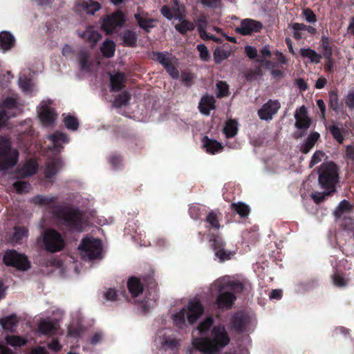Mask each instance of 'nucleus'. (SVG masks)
<instances>
[{
  "instance_id": "obj_60",
  "label": "nucleus",
  "mask_w": 354,
  "mask_h": 354,
  "mask_svg": "<svg viewBox=\"0 0 354 354\" xmlns=\"http://www.w3.org/2000/svg\"><path fill=\"white\" fill-rule=\"evenodd\" d=\"M196 49L200 53V57L203 61L207 62L210 58L209 50L205 44H198Z\"/></svg>"
},
{
  "instance_id": "obj_44",
  "label": "nucleus",
  "mask_w": 354,
  "mask_h": 354,
  "mask_svg": "<svg viewBox=\"0 0 354 354\" xmlns=\"http://www.w3.org/2000/svg\"><path fill=\"white\" fill-rule=\"evenodd\" d=\"M156 342L160 344L164 349H174L178 345V341L175 338L169 337H159Z\"/></svg>"
},
{
  "instance_id": "obj_55",
  "label": "nucleus",
  "mask_w": 354,
  "mask_h": 354,
  "mask_svg": "<svg viewBox=\"0 0 354 354\" xmlns=\"http://www.w3.org/2000/svg\"><path fill=\"white\" fill-rule=\"evenodd\" d=\"M32 202L36 205H49L54 202L55 198L53 197H46L38 195L32 199Z\"/></svg>"
},
{
  "instance_id": "obj_12",
  "label": "nucleus",
  "mask_w": 354,
  "mask_h": 354,
  "mask_svg": "<svg viewBox=\"0 0 354 354\" xmlns=\"http://www.w3.org/2000/svg\"><path fill=\"white\" fill-rule=\"evenodd\" d=\"M263 28V24L259 21L247 18L241 21L240 26L235 28V31L241 35H251L259 32Z\"/></svg>"
},
{
  "instance_id": "obj_38",
  "label": "nucleus",
  "mask_w": 354,
  "mask_h": 354,
  "mask_svg": "<svg viewBox=\"0 0 354 354\" xmlns=\"http://www.w3.org/2000/svg\"><path fill=\"white\" fill-rule=\"evenodd\" d=\"M223 133L227 138L234 137L238 133V122L236 120L230 119L226 121Z\"/></svg>"
},
{
  "instance_id": "obj_32",
  "label": "nucleus",
  "mask_w": 354,
  "mask_h": 354,
  "mask_svg": "<svg viewBox=\"0 0 354 354\" xmlns=\"http://www.w3.org/2000/svg\"><path fill=\"white\" fill-rule=\"evenodd\" d=\"M122 45L127 47H136L137 44V34L129 29L125 30L122 36Z\"/></svg>"
},
{
  "instance_id": "obj_21",
  "label": "nucleus",
  "mask_w": 354,
  "mask_h": 354,
  "mask_svg": "<svg viewBox=\"0 0 354 354\" xmlns=\"http://www.w3.org/2000/svg\"><path fill=\"white\" fill-rule=\"evenodd\" d=\"M216 100L214 96L205 95L199 102L198 109L201 113L206 115H209L210 111L216 109Z\"/></svg>"
},
{
  "instance_id": "obj_51",
  "label": "nucleus",
  "mask_w": 354,
  "mask_h": 354,
  "mask_svg": "<svg viewBox=\"0 0 354 354\" xmlns=\"http://www.w3.org/2000/svg\"><path fill=\"white\" fill-rule=\"evenodd\" d=\"M328 95H329L330 107L335 112H338L340 109V106H339L337 92L335 91H332L329 92Z\"/></svg>"
},
{
  "instance_id": "obj_45",
  "label": "nucleus",
  "mask_w": 354,
  "mask_h": 354,
  "mask_svg": "<svg viewBox=\"0 0 354 354\" xmlns=\"http://www.w3.org/2000/svg\"><path fill=\"white\" fill-rule=\"evenodd\" d=\"M18 108L17 100L12 97H8L2 102L1 110H6L9 114H15L12 112Z\"/></svg>"
},
{
  "instance_id": "obj_10",
  "label": "nucleus",
  "mask_w": 354,
  "mask_h": 354,
  "mask_svg": "<svg viewBox=\"0 0 354 354\" xmlns=\"http://www.w3.org/2000/svg\"><path fill=\"white\" fill-rule=\"evenodd\" d=\"M246 285L247 282L245 281L233 280L230 277L225 276L215 281L213 287H216L219 291L231 290L234 292H241Z\"/></svg>"
},
{
  "instance_id": "obj_34",
  "label": "nucleus",
  "mask_w": 354,
  "mask_h": 354,
  "mask_svg": "<svg viewBox=\"0 0 354 354\" xmlns=\"http://www.w3.org/2000/svg\"><path fill=\"white\" fill-rule=\"evenodd\" d=\"M15 42V38L10 32L3 31L0 33V47L3 50L10 49L14 46Z\"/></svg>"
},
{
  "instance_id": "obj_62",
  "label": "nucleus",
  "mask_w": 354,
  "mask_h": 354,
  "mask_svg": "<svg viewBox=\"0 0 354 354\" xmlns=\"http://www.w3.org/2000/svg\"><path fill=\"white\" fill-rule=\"evenodd\" d=\"M194 78V74L190 72L183 71L180 75L181 82L185 86H190Z\"/></svg>"
},
{
  "instance_id": "obj_33",
  "label": "nucleus",
  "mask_w": 354,
  "mask_h": 354,
  "mask_svg": "<svg viewBox=\"0 0 354 354\" xmlns=\"http://www.w3.org/2000/svg\"><path fill=\"white\" fill-rule=\"evenodd\" d=\"M300 55L301 57L308 58L310 63L319 64L322 58L321 54L317 53L310 48H303L300 49Z\"/></svg>"
},
{
  "instance_id": "obj_4",
  "label": "nucleus",
  "mask_w": 354,
  "mask_h": 354,
  "mask_svg": "<svg viewBox=\"0 0 354 354\" xmlns=\"http://www.w3.org/2000/svg\"><path fill=\"white\" fill-rule=\"evenodd\" d=\"M84 259L93 260L101 258L102 243L99 239L85 238L78 246Z\"/></svg>"
},
{
  "instance_id": "obj_58",
  "label": "nucleus",
  "mask_w": 354,
  "mask_h": 354,
  "mask_svg": "<svg viewBox=\"0 0 354 354\" xmlns=\"http://www.w3.org/2000/svg\"><path fill=\"white\" fill-rule=\"evenodd\" d=\"M212 324L213 319L210 317H207L204 321H203L200 324V325L197 328V330H198L200 334H203L210 328Z\"/></svg>"
},
{
  "instance_id": "obj_36",
  "label": "nucleus",
  "mask_w": 354,
  "mask_h": 354,
  "mask_svg": "<svg viewBox=\"0 0 354 354\" xmlns=\"http://www.w3.org/2000/svg\"><path fill=\"white\" fill-rule=\"evenodd\" d=\"M78 4L87 14L90 15H94L95 12L102 8L100 3L93 0H82Z\"/></svg>"
},
{
  "instance_id": "obj_64",
  "label": "nucleus",
  "mask_w": 354,
  "mask_h": 354,
  "mask_svg": "<svg viewBox=\"0 0 354 354\" xmlns=\"http://www.w3.org/2000/svg\"><path fill=\"white\" fill-rule=\"evenodd\" d=\"M165 70L169 75V76L174 80H178L180 77V73L177 68L174 66L173 63L169 64Z\"/></svg>"
},
{
  "instance_id": "obj_30",
  "label": "nucleus",
  "mask_w": 354,
  "mask_h": 354,
  "mask_svg": "<svg viewBox=\"0 0 354 354\" xmlns=\"http://www.w3.org/2000/svg\"><path fill=\"white\" fill-rule=\"evenodd\" d=\"M153 59L160 64L164 68H165L169 64H171L172 59H175L168 52H153Z\"/></svg>"
},
{
  "instance_id": "obj_18",
  "label": "nucleus",
  "mask_w": 354,
  "mask_h": 354,
  "mask_svg": "<svg viewBox=\"0 0 354 354\" xmlns=\"http://www.w3.org/2000/svg\"><path fill=\"white\" fill-rule=\"evenodd\" d=\"M78 35L85 42L90 44L91 48H93L96 44L102 39V35L91 27L87 28L82 32H79Z\"/></svg>"
},
{
  "instance_id": "obj_57",
  "label": "nucleus",
  "mask_w": 354,
  "mask_h": 354,
  "mask_svg": "<svg viewBox=\"0 0 354 354\" xmlns=\"http://www.w3.org/2000/svg\"><path fill=\"white\" fill-rule=\"evenodd\" d=\"M350 208H351V206H350L349 203L346 200H343L339 203V204L337 207V208L335 211V214L336 215V216L339 217L344 212L348 211L350 209Z\"/></svg>"
},
{
  "instance_id": "obj_41",
  "label": "nucleus",
  "mask_w": 354,
  "mask_h": 354,
  "mask_svg": "<svg viewBox=\"0 0 354 354\" xmlns=\"http://www.w3.org/2000/svg\"><path fill=\"white\" fill-rule=\"evenodd\" d=\"M17 323L18 319L15 315H11L0 318V326L4 330H12L17 326Z\"/></svg>"
},
{
  "instance_id": "obj_16",
  "label": "nucleus",
  "mask_w": 354,
  "mask_h": 354,
  "mask_svg": "<svg viewBox=\"0 0 354 354\" xmlns=\"http://www.w3.org/2000/svg\"><path fill=\"white\" fill-rule=\"evenodd\" d=\"M225 243L218 236L214 239L212 248L215 250V255L221 262L229 260L234 255V252L224 249Z\"/></svg>"
},
{
  "instance_id": "obj_59",
  "label": "nucleus",
  "mask_w": 354,
  "mask_h": 354,
  "mask_svg": "<svg viewBox=\"0 0 354 354\" xmlns=\"http://www.w3.org/2000/svg\"><path fill=\"white\" fill-rule=\"evenodd\" d=\"M262 74V71L259 66L257 67L255 69L249 70L246 74V79L249 81H254L257 79L258 77L261 76Z\"/></svg>"
},
{
  "instance_id": "obj_39",
  "label": "nucleus",
  "mask_w": 354,
  "mask_h": 354,
  "mask_svg": "<svg viewBox=\"0 0 354 354\" xmlns=\"http://www.w3.org/2000/svg\"><path fill=\"white\" fill-rule=\"evenodd\" d=\"M260 53L263 58H257L256 59L257 62H259L263 67L266 68L270 66H274V64L271 61L267 59V58H270L272 55L268 46H263L260 50Z\"/></svg>"
},
{
  "instance_id": "obj_9",
  "label": "nucleus",
  "mask_w": 354,
  "mask_h": 354,
  "mask_svg": "<svg viewBox=\"0 0 354 354\" xmlns=\"http://www.w3.org/2000/svg\"><path fill=\"white\" fill-rule=\"evenodd\" d=\"M319 184L321 189H323L322 192H315L311 195V197L315 203H319L322 202L325 198L331 195L335 192V186L337 183V178H318Z\"/></svg>"
},
{
  "instance_id": "obj_47",
  "label": "nucleus",
  "mask_w": 354,
  "mask_h": 354,
  "mask_svg": "<svg viewBox=\"0 0 354 354\" xmlns=\"http://www.w3.org/2000/svg\"><path fill=\"white\" fill-rule=\"evenodd\" d=\"M6 342L8 344L14 346H21L27 342V339L19 335H8L6 337Z\"/></svg>"
},
{
  "instance_id": "obj_24",
  "label": "nucleus",
  "mask_w": 354,
  "mask_h": 354,
  "mask_svg": "<svg viewBox=\"0 0 354 354\" xmlns=\"http://www.w3.org/2000/svg\"><path fill=\"white\" fill-rule=\"evenodd\" d=\"M62 161L58 158L48 160L46 163L45 176L53 177L61 169Z\"/></svg>"
},
{
  "instance_id": "obj_14",
  "label": "nucleus",
  "mask_w": 354,
  "mask_h": 354,
  "mask_svg": "<svg viewBox=\"0 0 354 354\" xmlns=\"http://www.w3.org/2000/svg\"><path fill=\"white\" fill-rule=\"evenodd\" d=\"M38 169L39 163L37 160L34 158H28L18 165L17 171L20 175L19 177H30L35 175Z\"/></svg>"
},
{
  "instance_id": "obj_6",
  "label": "nucleus",
  "mask_w": 354,
  "mask_h": 354,
  "mask_svg": "<svg viewBox=\"0 0 354 354\" xmlns=\"http://www.w3.org/2000/svg\"><path fill=\"white\" fill-rule=\"evenodd\" d=\"M57 217L71 227L80 232L82 231L84 216L79 211L70 208L64 209L57 214Z\"/></svg>"
},
{
  "instance_id": "obj_53",
  "label": "nucleus",
  "mask_w": 354,
  "mask_h": 354,
  "mask_svg": "<svg viewBox=\"0 0 354 354\" xmlns=\"http://www.w3.org/2000/svg\"><path fill=\"white\" fill-rule=\"evenodd\" d=\"M28 231L25 227H16L15 229V233L12 238V242L13 243H17L24 237L27 236Z\"/></svg>"
},
{
  "instance_id": "obj_2",
  "label": "nucleus",
  "mask_w": 354,
  "mask_h": 354,
  "mask_svg": "<svg viewBox=\"0 0 354 354\" xmlns=\"http://www.w3.org/2000/svg\"><path fill=\"white\" fill-rule=\"evenodd\" d=\"M204 309L199 301L190 300L187 306L172 315L174 324L178 328L186 326V322L193 324L202 315Z\"/></svg>"
},
{
  "instance_id": "obj_27",
  "label": "nucleus",
  "mask_w": 354,
  "mask_h": 354,
  "mask_svg": "<svg viewBox=\"0 0 354 354\" xmlns=\"http://www.w3.org/2000/svg\"><path fill=\"white\" fill-rule=\"evenodd\" d=\"M320 47L322 56L324 58H329L333 57V41L326 35H322L320 41Z\"/></svg>"
},
{
  "instance_id": "obj_63",
  "label": "nucleus",
  "mask_w": 354,
  "mask_h": 354,
  "mask_svg": "<svg viewBox=\"0 0 354 354\" xmlns=\"http://www.w3.org/2000/svg\"><path fill=\"white\" fill-rule=\"evenodd\" d=\"M346 156L348 165H351V169L354 170V146L348 145L346 149Z\"/></svg>"
},
{
  "instance_id": "obj_37",
  "label": "nucleus",
  "mask_w": 354,
  "mask_h": 354,
  "mask_svg": "<svg viewBox=\"0 0 354 354\" xmlns=\"http://www.w3.org/2000/svg\"><path fill=\"white\" fill-rule=\"evenodd\" d=\"M326 129L330 131L335 141L339 144L343 143L344 140L345 129L339 127L335 124L326 127Z\"/></svg>"
},
{
  "instance_id": "obj_42",
  "label": "nucleus",
  "mask_w": 354,
  "mask_h": 354,
  "mask_svg": "<svg viewBox=\"0 0 354 354\" xmlns=\"http://www.w3.org/2000/svg\"><path fill=\"white\" fill-rule=\"evenodd\" d=\"M231 209L242 218L248 217L250 212L249 205L243 202L233 203Z\"/></svg>"
},
{
  "instance_id": "obj_56",
  "label": "nucleus",
  "mask_w": 354,
  "mask_h": 354,
  "mask_svg": "<svg viewBox=\"0 0 354 354\" xmlns=\"http://www.w3.org/2000/svg\"><path fill=\"white\" fill-rule=\"evenodd\" d=\"M325 156L326 154L322 151H316L311 158V160L309 163L310 167H313L314 165L320 162L323 159H324Z\"/></svg>"
},
{
  "instance_id": "obj_8",
  "label": "nucleus",
  "mask_w": 354,
  "mask_h": 354,
  "mask_svg": "<svg viewBox=\"0 0 354 354\" xmlns=\"http://www.w3.org/2000/svg\"><path fill=\"white\" fill-rule=\"evenodd\" d=\"M3 260L6 266L14 267L18 270H26L30 267L26 257L15 250L7 251Z\"/></svg>"
},
{
  "instance_id": "obj_40",
  "label": "nucleus",
  "mask_w": 354,
  "mask_h": 354,
  "mask_svg": "<svg viewBox=\"0 0 354 354\" xmlns=\"http://www.w3.org/2000/svg\"><path fill=\"white\" fill-rule=\"evenodd\" d=\"M101 52L102 55L106 58H111L114 56L115 51V44L113 41L110 39H106L101 48Z\"/></svg>"
},
{
  "instance_id": "obj_35",
  "label": "nucleus",
  "mask_w": 354,
  "mask_h": 354,
  "mask_svg": "<svg viewBox=\"0 0 354 354\" xmlns=\"http://www.w3.org/2000/svg\"><path fill=\"white\" fill-rule=\"evenodd\" d=\"M249 322V317L246 315L236 314L233 317V326L238 331H243L245 330Z\"/></svg>"
},
{
  "instance_id": "obj_1",
  "label": "nucleus",
  "mask_w": 354,
  "mask_h": 354,
  "mask_svg": "<svg viewBox=\"0 0 354 354\" xmlns=\"http://www.w3.org/2000/svg\"><path fill=\"white\" fill-rule=\"evenodd\" d=\"M229 342L230 338L224 327L216 326L212 330L210 338H194L192 344L202 353L216 354L226 346Z\"/></svg>"
},
{
  "instance_id": "obj_7",
  "label": "nucleus",
  "mask_w": 354,
  "mask_h": 354,
  "mask_svg": "<svg viewBox=\"0 0 354 354\" xmlns=\"http://www.w3.org/2000/svg\"><path fill=\"white\" fill-rule=\"evenodd\" d=\"M125 22L124 13L120 10H117L104 18L102 29L106 35L112 34L118 28L122 27Z\"/></svg>"
},
{
  "instance_id": "obj_48",
  "label": "nucleus",
  "mask_w": 354,
  "mask_h": 354,
  "mask_svg": "<svg viewBox=\"0 0 354 354\" xmlns=\"http://www.w3.org/2000/svg\"><path fill=\"white\" fill-rule=\"evenodd\" d=\"M230 52L221 48H216L213 53L214 60L216 64H221L223 61L227 59Z\"/></svg>"
},
{
  "instance_id": "obj_11",
  "label": "nucleus",
  "mask_w": 354,
  "mask_h": 354,
  "mask_svg": "<svg viewBox=\"0 0 354 354\" xmlns=\"http://www.w3.org/2000/svg\"><path fill=\"white\" fill-rule=\"evenodd\" d=\"M295 127L302 131L300 137L306 133V131L310 128L312 121L308 115L307 109L305 106H301L297 109L295 113Z\"/></svg>"
},
{
  "instance_id": "obj_54",
  "label": "nucleus",
  "mask_w": 354,
  "mask_h": 354,
  "mask_svg": "<svg viewBox=\"0 0 354 354\" xmlns=\"http://www.w3.org/2000/svg\"><path fill=\"white\" fill-rule=\"evenodd\" d=\"M13 187L15 189L17 193L24 194L28 192L30 189V185L25 181H17L13 183Z\"/></svg>"
},
{
  "instance_id": "obj_15",
  "label": "nucleus",
  "mask_w": 354,
  "mask_h": 354,
  "mask_svg": "<svg viewBox=\"0 0 354 354\" xmlns=\"http://www.w3.org/2000/svg\"><path fill=\"white\" fill-rule=\"evenodd\" d=\"M134 18L138 26L146 33L151 32V29L156 26L154 23L157 21L155 19L149 18L148 12L145 11H138V12L135 14Z\"/></svg>"
},
{
  "instance_id": "obj_3",
  "label": "nucleus",
  "mask_w": 354,
  "mask_h": 354,
  "mask_svg": "<svg viewBox=\"0 0 354 354\" xmlns=\"http://www.w3.org/2000/svg\"><path fill=\"white\" fill-rule=\"evenodd\" d=\"M19 161V152L12 147L9 138L0 136V171L7 173L12 169Z\"/></svg>"
},
{
  "instance_id": "obj_26",
  "label": "nucleus",
  "mask_w": 354,
  "mask_h": 354,
  "mask_svg": "<svg viewBox=\"0 0 354 354\" xmlns=\"http://www.w3.org/2000/svg\"><path fill=\"white\" fill-rule=\"evenodd\" d=\"M320 138V134L317 131H313L309 134L304 144L300 147V151L302 153H308L313 147L315 144Z\"/></svg>"
},
{
  "instance_id": "obj_46",
  "label": "nucleus",
  "mask_w": 354,
  "mask_h": 354,
  "mask_svg": "<svg viewBox=\"0 0 354 354\" xmlns=\"http://www.w3.org/2000/svg\"><path fill=\"white\" fill-rule=\"evenodd\" d=\"M57 329V323L43 320L39 323V330L44 335L53 333Z\"/></svg>"
},
{
  "instance_id": "obj_28",
  "label": "nucleus",
  "mask_w": 354,
  "mask_h": 354,
  "mask_svg": "<svg viewBox=\"0 0 354 354\" xmlns=\"http://www.w3.org/2000/svg\"><path fill=\"white\" fill-rule=\"evenodd\" d=\"M203 142V146L208 153L214 154L221 151L223 149L221 143L215 140L209 139L207 136L204 137Z\"/></svg>"
},
{
  "instance_id": "obj_25",
  "label": "nucleus",
  "mask_w": 354,
  "mask_h": 354,
  "mask_svg": "<svg viewBox=\"0 0 354 354\" xmlns=\"http://www.w3.org/2000/svg\"><path fill=\"white\" fill-rule=\"evenodd\" d=\"M50 139L53 144L54 150L58 152L63 148L62 144L67 143L69 141V138L66 133L59 131L50 135Z\"/></svg>"
},
{
  "instance_id": "obj_17",
  "label": "nucleus",
  "mask_w": 354,
  "mask_h": 354,
  "mask_svg": "<svg viewBox=\"0 0 354 354\" xmlns=\"http://www.w3.org/2000/svg\"><path fill=\"white\" fill-rule=\"evenodd\" d=\"M214 290L219 292L216 299L218 307L220 308H230L236 299L235 296L227 291H219L218 288L213 287L212 284L211 286V291L214 292Z\"/></svg>"
},
{
  "instance_id": "obj_61",
  "label": "nucleus",
  "mask_w": 354,
  "mask_h": 354,
  "mask_svg": "<svg viewBox=\"0 0 354 354\" xmlns=\"http://www.w3.org/2000/svg\"><path fill=\"white\" fill-rule=\"evenodd\" d=\"M302 15L305 20L310 24L315 23L317 20V16L310 8H306L303 10Z\"/></svg>"
},
{
  "instance_id": "obj_20",
  "label": "nucleus",
  "mask_w": 354,
  "mask_h": 354,
  "mask_svg": "<svg viewBox=\"0 0 354 354\" xmlns=\"http://www.w3.org/2000/svg\"><path fill=\"white\" fill-rule=\"evenodd\" d=\"M127 80L126 75L122 72H117L110 77L111 91L118 92L121 91L125 86Z\"/></svg>"
},
{
  "instance_id": "obj_22",
  "label": "nucleus",
  "mask_w": 354,
  "mask_h": 354,
  "mask_svg": "<svg viewBox=\"0 0 354 354\" xmlns=\"http://www.w3.org/2000/svg\"><path fill=\"white\" fill-rule=\"evenodd\" d=\"M77 61L81 71H90L91 64L90 62L91 53L86 48H83L77 53Z\"/></svg>"
},
{
  "instance_id": "obj_43",
  "label": "nucleus",
  "mask_w": 354,
  "mask_h": 354,
  "mask_svg": "<svg viewBox=\"0 0 354 354\" xmlns=\"http://www.w3.org/2000/svg\"><path fill=\"white\" fill-rule=\"evenodd\" d=\"M195 27V24L187 19L174 26L175 29L183 35H187L189 31H193Z\"/></svg>"
},
{
  "instance_id": "obj_23",
  "label": "nucleus",
  "mask_w": 354,
  "mask_h": 354,
  "mask_svg": "<svg viewBox=\"0 0 354 354\" xmlns=\"http://www.w3.org/2000/svg\"><path fill=\"white\" fill-rule=\"evenodd\" d=\"M39 116L44 125L51 126L55 121L57 114L53 108L46 106L41 108Z\"/></svg>"
},
{
  "instance_id": "obj_52",
  "label": "nucleus",
  "mask_w": 354,
  "mask_h": 354,
  "mask_svg": "<svg viewBox=\"0 0 354 354\" xmlns=\"http://www.w3.org/2000/svg\"><path fill=\"white\" fill-rule=\"evenodd\" d=\"M216 87L218 88L216 95L218 98L227 97L230 95L229 86L225 82L219 81L216 84Z\"/></svg>"
},
{
  "instance_id": "obj_50",
  "label": "nucleus",
  "mask_w": 354,
  "mask_h": 354,
  "mask_svg": "<svg viewBox=\"0 0 354 354\" xmlns=\"http://www.w3.org/2000/svg\"><path fill=\"white\" fill-rule=\"evenodd\" d=\"M65 127L71 131H76L79 127V121L75 117L68 115L64 118Z\"/></svg>"
},
{
  "instance_id": "obj_13",
  "label": "nucleus",
  "mask_w": 354,
  "mask_h": 354,
  "mask_svg": "<svg viewBox=\"0 0 354 354\" xmlns=\"http://www.w3.org/2000/svg\"><path fill=\"white\" fill-rule=\"evenodd\" d=\"M281 104L278 100H269L258 110V115L261 120H270L279 110Z\"/></svg>"
},
{
  "instance_id": "obj_31",
  "label": "nucleus",
  "mask_w": 354,
  "mask_h": 354,
  "mask_svg": "<svg viewBox=\"0 0 354 354\" xmlns=\"http://www.w3.org/2000/svg\"><path fill=\"white\" fill-rule=\"evenodd\" d=\"M128 289L133 297L139 295L143 290V286L139 279L131 277L127 282Z\"/></svg>"
},
{
  "instance_id": "obj_5",
  "label": "nucleus",
  "mask_w": 354,
  "mask_h": 354,
  "mask_svg": "<svg viewBox=\"0 0 354 354\" xmlns=\"http://www.w3.org/2000/svg\"><path fill=\"white\" fill-rule=\"evenodd\" d=\"M45 249L50 252H56L62 250L65 242L60 234L55 230H46L42 235Z\"/></svg>"
},
{
  "instance_id": "obj_49",
  "label": "nucleus",
  "mask_w": 354,
  "mask_h": 354,
  "mask_svg": "<svg viewBox=\"0 0 354 354\" xmlns=\"http://www.w3.org/2000/svg\"><path fill=\"white\" fill-rule=\"evenodd\" d=\"M131 99L130 94L125 91L117 95L114 100L113 105L115 107L120 108L122 106L127 105Z\"/></svg>"
},
{
  "instance_id": "obj_29",
  "label": "nucleus",
  "mask_w": 354,
  "mask_h": 354,
  "mask_svg": "<svg viewBox=\"0 0 354 354\" xmlns=\"http://www.w3.org/2000/svg\"><path fill=\"white\" fill-rule=\"evenodd\" d=\"M123 160V156L117 152H112L107 157V161L113 170H122L124 167Z\"/></svg>"
},
{
  "instance_id": "obj_19",
  "label": "nucleus",
  "mask_w": 354,
  "mask_h": 354,
  "mask_svg": "<svg viewBox=\"0 0 354 354\" xmlns=\"http://www.w3.org/2000/svg\"><path fill=\"white\" fill-rule=\"evenodd\" d=\"M338 170L337 165L333 161L325 162L318 167V177H339Z\"/></svg>"
}]
</instances>
